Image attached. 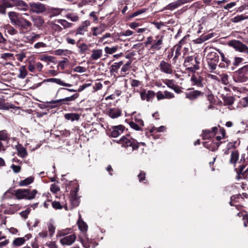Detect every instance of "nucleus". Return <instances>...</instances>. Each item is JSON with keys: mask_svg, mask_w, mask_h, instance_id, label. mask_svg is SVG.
Here are the masks:
<instances>
[{"mask_svg": "<svg viewBox=\"0 0 248 248\" xmlns=\"http://www.w3.org/2000/svg\"><path fill=\"white\" fill-rule=\"evenodd\" d=\"M237 80L243 82L246 81L248 79V64L240 68L237 71Z\"/></svg>", "mask_w": 248, "mask_h": 248, "instance_id": "obj_9", "label": "nucleus"}, {"mask_svg": "<svg viewBox=\"0 0 248 248\" xmlns=\"http://www.w3.org/2000/svg\"><path fill=\"white\" fill-rule=\"evenodd\" d=\"M65 16L67 18L69 19L73 22H76L79 19L78 16L74 14H67Z\"/></svg>", "mask_w": 248, "mask_h": 248, "instance_id": "obj_47", "label": "nucleus"}, {"mask_svg": "<svg viewBox=\"0 0 248 248\" xmlns=\"http://www.w3.org/2000/svg\"><path fill=\"white\" fill-rule=\"evenodd\" d=\"M46 246L49 248H57L58 246L55 241H50L46 243Z\"/></svg>", "mask_w": 248, "mask_h": 248, "instance_id": "obj_64", "label": "nucleus"}, {"mask_svg": "<svg viewBox=\"0 0 248 248\" xmlns=\"http://www.w3.org/2000/svg\"><path fill=\"white\" fill-rule=\"evenodd\" d=\"M78 96L79 94L78 93H75L71 96L64 98V99L65 100V102L67 103L68 102L74 101L78 98Z\"/></svg>", "mask_w": 248, "mask_h": 248, "instance_id": "obj_54", "label": "nucleus"}, {"mask_svg": "<svg viewBox=\"0 0 248 248\" xmlns=\"http://www.w3.org/2000/svg\"><path fill=\"white\" fill-rule=\"evenodd\" d=\"M203 78L199 75H193L191 78L192 84L198 87L203 86Z\"/></svg>", "mask_w": 248, "mask_h": 248, "instance_id": "obj_19", "label": "nucleus"}, {"mask_svg": "<svg viewBox=\"0 0 248 248\" xmlns=\"http://www.w3.org/2000/svg\"><path fill=\"white\" fill-rule=\"evenodd\" d=\"M159 67L161 72L167 74H171L173 73L171 64L164 60H162L160 62Z\"/></svg>", "mask_w": 248, "mask_h": 248, "instance_id": "obj_13", "label": "nucleus"}, {"mask_svg": "<svg viewBox=\"0 0 248 248\" xmlns=\"http://www.w3.org/2000/svg\"><path fill=\"white\" fill-rule=\"evenodd\" d=\"M205 50H208V53L206 55L207 61H219V56L217 52L219 51L214 48L210 47L208 49L206 47Z\"/></svg>", "mask_w": 248, "mask_h": 248, "instance_id": "obj_12", "label": "nucleus"}, {"mask_svg": "<svg viewBox=\"0 0 248 248\" xmlns=\"http://www.w3.org/2000/svg\"><path fill=\"white\" fill-rule=\"evenodd\" d=\"M19 14L16 13L15 12H10L8 13V16L9 17V19L11 21V22L12 24L14 25H16L17 22L18 21V20L19 19V17L18 16Z\"/></svg>", "mask_w": 248, "mask_h": 248, "instance_id": "obj_25", "label": "nucleus"}, {"mask_svg": "<svg viewBox=\"0 0 248 248\" xmlns=\"http://www.w3.org/2000/svg\"><path fill=\"white\" fill-rule=\"evenodd\" d=\"M30 10L33 13L40 14L44 12L45 10V5L40 2L30 3Z\"/></svg>", "mask_w": 248, "mask_h": 248, "instance_id": "obj_10", "label": "nucleus"}, {"mask_svg": "<svg viewBox=\"0 0 248 248\" xmlns=\"http://www.w3.org/2000/svg\"><path fill=\"white\" fill-rule=\"evenodd\" d=\"M146 10H147V9H145V8L140 9V10L137 11L136 12H134V13H133L132 15H131L129 16V18H132L134 17H136L141 14L145 13L146 11Z\"/></svg>", "mask_w": 248, "mask_h": 248, "instance_id": "obj_52", "label": "nucleus"}, {"mask_svg": "<svg viewBox=\"0 0 248 248\" xmlns=\"http://www.w3.org/2000/svg\"><path fill=\"white\" fill-rule=\"evenodd\" d=\"M157 100H160L165 99L164 93H162L161 91H158L155 94Z\"/></svg>", "mask_w": 248, "mask_h": 248, "instance_id": "obj_59", "label": "nucleus"}, {"mask_svg": "<svg viewBox=\"0 0 248 248\" xmlns=\"http://www.w3.org/2000/svg\"><path fill=\"white\" fill-rule=\"evenodd\" d=\"M7 7L15 6L18 10L24 11H27L29 8L28 4L21 0H7Z\"/></svg>", "mask_w": 248, "mask_h": 248, "instance_id": "obj_8", "label": "nucleus"}, {"mask_svg": "<svg viewBox=\"0 0 248 248\" xmlns=\"http://www.w3.org/2000/svg\"><path fill=\"white\" fill-rule=\"evenodd\" d=\"M78 227L81 232V234L78 236L79 241L82 243L83 246L85 248H88L89 246L87 243L89 241L86 232L88 229L87 224L81 219V216L79 215V218L77 222Z\"/></svg>", "mask_w": 248, "mask_h": 248, "instance_id": "obj_2", "label": "nucleus"}, {"mask_svg": "<svg viewBox=\"0 0 248 248\" xmlns=\"http://www.w3.org/2000/svg\"><path fill=\"white\" fill-rule=\"evenodd\" d=\"M63 10V9L51 8L49 11V16L50 17H52L53 16H57L60 15Z\"/></svg>", "mask_w": 248, "mask_h": 248, "instance_id": "obj_39", "label": "nucleus"}, {"mask_svg": "<svg viewBox=\"0 0 248 248\" xmlns=\"http://www.w3.org/2000/svg\"><path fill=\"white\" fill-rule=\"evenodd\" d=\"M78 190V187H76L74 190L71 191V197H70V202L71 204L74 206H78L79 204V198L77 195V192Z\"/></svg>", "mask_w": 248, "mask_h": 248, "instance_id": "obj_17", "label": "nucleus"}, {"mask_svg": "<svg viewBox=\"0 0 248 248\" xmlns=\"http://www.w3.org/2000/svg\"><path fill=\"white\" fill-rule=\"evenodd\" d=\"M59 190H60V188H59V186L56 184H53L51 185L50 191L52 192H53L54 193H56Z\"/></svg>", "mask_w": 248, "mask_h": 248, "instance_id": "obj_63", "label": "nucleus"}, {"mask_svg": "<svg viewBox=\"0 0 248 248\" xmlns=\"http://www.w3.org/2000/svg\"><path fill=\"white\" fill-rule=\"evenodd\" d=\"M31 19L34 26L37 28L41 27L44 23V20L41 16H31Z\"/></svg>", "mask_w": 248, "mask_h": 248, "instance_id": "obj_28", "label": "nucleus"}, {"mask_svg": "<svg viewBox=\"0 0 248 248\" xmlns=\"http://www.w3.org/2000/svg\"><path fill=\"white\" fill-rule=\"evenodd\" d=\"M131 63L132 62L129 61L123 65L121 69V74L122 76L124 77L125 75L128 74V72L131 68Z\"/></svg>", "mask_w": 248, "mask_h": 248, "instance_id": "obj_26", "label": "nucleus"}, {"mask_svg": "<svg viewBox=\"0 0 248 248\" xmlns=\"http://www.w3.org/2000/svg\"><path fill=\"white\" fill-rule=\"evenodd\" d=\"M129 125L130 126V127L132 128H133L136 130H140V125L138 124H136L134 122H130L129 123Z\"/></svg>", "mask_w": 248, "mask_h": 248, "instance_id": "obj_62", "label": "nucleus"}, {"mask_svg": "<svg viewBox=\"0 0 248 248\" xmlns=\"http://www.w3.org/2000/svg\"><path fill=\"white\" fill-rule=\"evenodd\" d=\"M223 101L226 105H231L234 102V98L232 96H224Z\"/></svg>", "mask_w": 248, "mask_h": 248, "instance_id": "obj_51", "label": "nucleus"}, {"mask_svg": "<svg viewBox=\"0 0 248 248\" xmlns=\"http://www.w3.org/2000/svg\"><path fill=\"white\" fill-rule=\"evenodd\" d=\"M31 23L30 21L20 16L16 26L20 27L24 29H28V28L31 27Z\"/></svg>", "mask_w": 248, "mask_h": 248, "instance_id": "obj_21", "label": "nucleus"}, {"mask_svg": "<svg viewBox=\"0 0 248 248\" xmlns=\"http://www.w3.org/2000/svg\"><path fill=\"white\" fill-rule=\"evenodd\" d=\"M31 235L30 234H28L23 237H18L14 239L13 242V245L15 247H19L24 244L25 242L28 240Z\"/></svg>", "mask_w": 248, "mask_h": 248, "instance_id": "obj_20", "label": "nucleus"}, {"mask_svg": "<svg viewBox=\"0 0 248 248\" xmlns=\"http://www.w3.org/2000/svg\"><path fill=\"white\" fill-rule=\"evenodd\" d=\"M239 157V154L238 152L236 150H234L231 151V157L230 159V163L232 164H235Z\"/></svg>", "mask_w": 248, "mask_h": 248, "instance_id": "obj_42", "label": "nucleus"}, {"mask_svg": "<svg viewBox=\"0 0 248 248\" xmlns=\"http://www.w3.org/2000/svg\"><path fill=\"white\" fill-rule=\"evenodd\" d=\"M13 105L9 104V103H5L3 99H0V109L8 110L9 108H14Z\"/></svg>", "mask_w": 248, "mask_h": 248, "instance_id": "obj_38", "label": "nucleus"}, {"mask_svg": "<svg viewBox=\"0 0 248 248\" xmlns=\"http://www.w3.org/2000/svg\"><path fill=\"white\" fill-rule=\"evenodd\" d=\"M117 143L126 149L127 152H131L139 147V143L137 140H116Z\"/></svg>", "mask_w": 248, "mask_h": 248, "instance_id": "obj_7", "label": "nucleus"}, {"mask_svg": "<svg viewBox=\"0 0 248 248\" xmlns=\"http://www.w3.org/2000/svg\"><path fill=\"white\" fill-rule=\"evenodd\" d=\"M78 48L79 49V52L80 53H84L86 50H88V46L85 44V43H82L81 44H80L79 46H78Z\"/></svg>", "mask_w": 248, "mask_h": 248, "instance_id": "obj_57", "label": "nucleus"}, {"mask_svg": "<svg viewBox=\"0 0 248 248\" xmlns=\"http://www.w3.org/2000/svg\"><path fill=\"white\" fill-rule=\"evenodd\" d=\"M37 192L36 189L31 191L29 189H18L15 191V196L18 200H32L35 197Z\"/></svg>", "mask_w": 248, "mask_h": 248, "instance_id": "obj_5", "label": "nucleus"}, {"mask_svg": "<svg viewBox=\"0 0 248 248\" xmlns=\"http://www.w3.org/2000/svg\"><path fill=\"white\" fill-rule=\"evenodd\" d=\"M164 36L156 35L154 38L152 36H149L147 38L145 45H151V49L158 51L162 48L163 44Z\"/></svg>", "mask_w": 248, "mask_h": 248, "instance_id": "obj_4", "label": "nucleus"}, {"mask_svg": "<svg viewBox=\"0 0 248 248\" xmlns=\"http://www.w3.org/2000/svg\"><path fill=\"white\" fill-rule=\"evenodd\" d=\"M185 39L184 38L180 40L178 44L175 45L173 48V49H175V48H178V49L181 50L182 48V46L185 44Z\"/></svg>", "mask_w": 248, "mask_h": 248, "instance_id": "obj_60", "label": "nucleus"}, {"mask_svg": "<svg viewBox=\"0 0 248 248\" xmlns=\"http://www.w3.org/2000/svg\"><path fill=\"white\" fill-rule=\"evenodd\" d=\"M33 180H34V178L33 177H31V176L21 181L19 183V185L21 186H27L28 185L31 184L33 182Z\"/></svg>", "mask_w": 248, "mask_h": 248, "instance_id": "obj_40", "label": "nucleus"}, {"mask_svg": "<svg viewBox=\"0 0 248 248\" xmlns=\"http://www.w3.org/2000/svg\"><path fill=\"white\" fill-rule=\"evenodd\" d=\"M48 229L49 231V235L50 237H51L55 233V227L50 223L48 225Z\"/></svg>", "mask_w": 248, "mask_h": 248, "instance_id": "obj_56", "label": "nucleus"}, {"mask_svg": "<svg viewBox=\"0 0 248 248\" xmlns=\"http://www.w3.org/2000/svg\"><path fill=\"white\" fill-rule=\"evenodd\" d=\"M91 24L90 21L88 20L82 22L76 30V35H83L88 31V27Z\"/></svg>", "mask_w": 248, "mask_h": 248, "instance_id": "obj_14", "label": "nucleus"}, {"mask_svg": "<svg viewBox=\"0 0 248 248\" xmlns=\"http://www.w3.org/2000/svg\"><path fill=\"white\" fill-rule=\"evenodd\" d=\"M8 138V134L6 130L0 131V140H7Z\"/></svg>", "mask_w": 248, "mask_h": 248, "instance_id": "obj_58", "label": "nucleus"}, {"mask_svg": "<svg viewBox=\"0 0 248 248\" xmlns=\"http://www.w3.org/2000/svg\"><path fill=\"white\" fill-rule=\"evenodd\" d=\"M5 29L7 30V32L11 35H13L17 33V31L10 25L6 26Z\"/></svg>", "mask_w": 248, "mask_h": 248, "instance_id": "obj_50", "label": "nucleus"}, {"mask_svg": "<svg viewBox=\"0 0 248 248\" xmlns=\"http://www.w3.org/2000/svg\"><path fill=\"white\" fill-rule=\"evenodd\" d=\"M218 53L220 55L222 61L224 62L226 64H227V66H228L231 63V61L228 58L225 57V55L223 52L218 51Z\"/></svg>", "mask_w": 248, "mask_h": 248, "instance_id": "obj_55", "label": "nucleus"}, {"mask_svg": "<svg viewBox=\"0 0 248 248\" xmlns=\"http://www.w3.org/2000/svg\"><path fill=\"white\" fill-rule=\"evenodd\" d=\"M221 81L224 85L229 84V76L227 74L223 73L220 75Z\"/></svg>", "mask_w": 248, "mask_h": 248, "instance_id": "obj_53", "label": "nucleus"}, {"mask_svg": "<svg viewBox=\"0 0 248 248\" xmlns=\"http://www.w3.org/2000/svg\"><path fill=\"white\" fill-rule=\"evenodd\" d=\"M16 149L18 152V155L20 157L24 158L27 155V152L26 149L20 144H18L16 146Z\"/></svg>", "mask_w": 248, "mask_h": 248, "instance_id": "obj_36", "label": "nucleus"}, {"mask_svg": "<svg viewBox=\"0 0 248 248\" xmlns=\"http://www.w3.org/2000/svg\"><path fill=\"white\" fill-rule=\"evenodd\" d=\"M108 114L110 118L115 119L120 116L122 114V112L118 108H111L108 109Z\"/></svg>", "mask_w": 248, "mask_h": 248, "instance_id": "obj_24", "label": "nucleus"}, {"mask_svg": "<svg viewBox=\"0 0 248 248\" xmlns=\"http://www.w3.org/2000/svg\"><path fill=\"white\" fill-rule=\"evenodd\" d=\"M180 7L178 0L171 2L164 7L163 10L173 11Z\"/></svg>", "mask_w": 248, "mask_h": 248, "instance_id": "obj_30", "label": "nucleus"}, {"mask_svg": "<svg viewBox=\"0 0 248 248\" xmlns=\"http://www.w3.org/2000/svg\"><path fill=\"white\" fill-rule=\"evenodd\" d=\"M185 39L184 38L180 40L178 44L175 45L173 48V49H175V48H178V49L181 50L182 48V46L185 44Z\"/></svg>", "mask_w": 248, "mask_h": 248, "instance_id": "obj_61", "label": "nucleus"}, {"mask_svg": "<svg viewBox=\"0 0 248 248\" xmlns=\"http://www.w3.org/2000/svg\"><path fill=\"white\" fill-rule=\"evenodd\" d=\"M64 118L67 120H71L73 122L75 120L78 121L79 119L80 115L78 113H66L64 115Z\"/></svg>", "mask_w": 248, "mask_h": 248, "instance_id": "obj_33", "label": "nucleus"}, {"mask_svg": "<svg viewBox=\"0 0 248 248\" xmlns=\"http://www.w3.org/2000/svg\"><path fill=\"white\" fill-rule=\"evenodd\" d=\"M203 146L209 150L214 151L217 149L220 143L218 140H207L203 142Z\"/></svg>", "mask_w": 248, "mask_h": 248, "instance_id": "obj_16", "label": "nucleus"}, {"mask_svg": "<svg viewBox=\"0 0 248 248\" xmlns=\"http://www.w3.org/2000/svg\"><path fill=\"white\" fill-rule=\"evenodd\" d=\"M119 48L118 46H113L112 47L106 46L104 48V51L107 54H112L115 53Z\"/></svg>", "mask_w": 248, "mask_h": 248, "instance_id": "obj_41", "label": "nucleus"}, {"mask_svg": "<svg viewBox=\"0 0 248 248\" xmlns=\"http://www.w3.org/2000/svg\"><path fill=\"white\" fill-rule=\"evenodd\" d=\"M218 127L217 133V135L216 140H222L226 138V132L223 127H221L219 125L217 126Z\"/></svg>", "mask_w": 248, "mask_h": 248, "instance_id": "obj_35", "label": "nucleus"}, {"mask_svg": "<svg viewBox=\"0 0 248 248\" xmlns=\"http://www.w3.org/2000/svg\"><path fill=\"white\" fill-rule=\"evenodd\" d=\"M218 127L217 126L213 127L211 129L203 130L202 131V140H206L213 138L217 133Z\"/></svg>", "mask_w": 248, "mask_h": 248, "instance_id": "obj_11", "label": "nucleus"}, {"mask_svg": "<svg viewBox=\"0 0 248 248\" xmlns=\"http://www.w3.org/2000/svg\"><path fill=\"white\" fill-rule=\"evenodd\" d=\"M248 16L241 15L237 16L232 19V21L233 23H237L244 19H248Z\"/></svg>", "mask_w": 248, "mask_h": 248, "instance_id": "obj_45", "label": "nucleus"}, {"mask_svg": "<svg viewBox=\"0 0 248 248\" xmlns=\"http://www.w3.org/2000/svg\"><path fill=\"white\" fill-rule=\"evenodd\" d=\"M103 54V50L101 49H93L91 58L93 60H97L100 58Z\"/></svg>", "mask_w": 248, "mask_h": 248, "instance_id": "obj_29", "label": "nucleus"}, {"mask_svg": "<svg viewBox=\"0 0 248 248\" xmlns=\"http://www.w3.org/2000/svg\"><path fill=\"white\" fill-rule=\"evenodd\" d=\"M124 129L125 127L124 125L121 124L112 126L110 129L111 136L113 138L118 137L119 135L123 133Z\"/></svg>", "mask_w": 248, "mask_h": 248, "instance_id": "obj_15", "label": "nucleus"}, {"mask_svg": "<svg viewBox=\"0 0 248 248\" xmlns=\"http://www.w3.org/2000/svg\"><path fill=\"white\" fill-rule=\"evenodd\" d=\"M56 22H57V23L60 24L63 27V29H66L68 28H70L72 27L73 24L71 23L68 22L67 21H66L65 19H56Z\"/></svg>", "mask_w": 248, "mask_h": 248, "instance_id": "obj_34", "label": "nucleus"}, {"mask_svg": "<svg viewBox=\"0 0 248 248\" xmlns=\"http://www.w3.org/2000/svg\"><path fill=\"white\" fill-rule=\"evenodd\" d=\"M155 95V93L154 91H152V90L147 91L146 101L147 102H152Z\"/></svg>", "mask_w": 248, "mask_h": 248, "instance_id": "obj_46", "label": "nucleus"}, {"mask_svg": "<svg viewBox=\"0 0 248 248\" xmlns=\"http://www.w3.org/2000/svg\"><path fill=\"white\" fill-rule=\"evenodd\" d=\"M59 24H60L57 23V22H56V20L54 21L50 22L49 23L51 29L57 32H60L63 30L62 28L61 27Z\"/></svg>", "mask_w": 248, "mask_h": 248, "instance_id": "obj_31", "label": "nucleus"}, {"mask_svg": "<svg viewBox=\"0 0 248 248\" xmlns=\"http://www.w3.org/2000/svg\"><path fill=\"white\" fill-rule=\"evenodd\" d=\"M92 82H90L89 83H85L84 84H83L82 85L79 86V88L78 89V90H75V89H67V88H61L59 90H67L70 92H76L77 91H78L79 92H81L83 90H84V89H85L86 88L88 87H90L92 85Z\"/></svg>", "mask_w": 248, "mask_h": 248, "instance_id": "obj_27", "label": "nucleus"}, {"mask_svg": "<svg viewBox=\"0 0 248 248\" xmlns=\"http://www.w3.org/2000/svg\"><path fill=\"white\" fill-rule=\"evenodd\" d=\"M200 59L197 56H187L185 58L184 66L186 69L192 72H195L200 68Z\"/></svg>", "mask_w": 248, "mask_h": 248, "instance_id": "obj_3", "label": "nucleus"}, {"mask_svg": "<svg viewBox=\"0 0 248 248\" xmlns=\"http://www.w3.org/2000/svg\"><path fill=\"white\" fill-rule=\"evenodd\" d=\"M27 73L25 66H21L19 69V74L18 75V77L23 79L26 77Z\"/></svg>", "mask_w": 248, "mask_h": 248, "instance_id": "obj_44", "label": "nucleus"}, {"mask_svg": "<svg viewBox=\"0 0 248 248\" xmlns=\"http://www.w3.org/2000/svg\"><path fill=\"white\" fill-rule=\"evenodd\" d=\"M239 144V142H237V141H234L233 142H229L225 150L224 153L225 154H228L229 153V151L231 149H233L237 146H238Z\"/></svg>", "mask_w": 248, "mask_h": 248, "instance_id": "obj_37", "label": "nucleus"}, {"mask_svg": "<svg viewBox=\"0 0 248 248\" xmlns=\"http://www.w3.org/2000/svg\"><path fill=\"white\" fill-rule=\"evenodd\" d=\"M73 232L71 228H66L60 230L57 233V237H62L60 240V243L63 246H69L72 245L76 241L77 236L75 234L68 235Z\"/></svg>", "mask_w": 248, "mask_h": 248, "instance_id": "obj_1", "label": "nucleus"}, {"mask_svg": "<svg viewBox=\"0 0 248 248\" xmlns=\"http://www.w3.org/2000/svg\"><path fill=\"white\" fill-rule=\"evenodd\" d=\"M123 62L120 61L118 62H115L114 64L111 65L110 67V73L114 74L117 73L118 69L123 65Z\"/></svg>", "mask_w": 248, "mask_h": 248, "instance_id": "obj_32", "label": "nucleus"}, {"mask_svg": "<svg viewBox=\"0 0 248 248\" xmlns=\"http://www.w3.org/2000/svg\"><path fill=\"white\" fill-rule=\"evenodd\" d=\"M106 27V25L105 24H101L98 27L92 28L91 31L93 32V35L94 36H97V35L101 34L105 31Z\"/></svg>", "mask_w": 248, "mask_h": 248, "instance_id": "obj_22", "label": "nucleus"}, {"mask_svg": "<svg viewBox=\"0 0 248 248\" xmlns=\"http://www.w3.org/2000/svg\"><path fill=\"white\" fill-rule=\"evenodd\" d=\"M209 69L210 72H213L216 69L217 64L219 61H207Z\"/></svg>", "mask_w": 248, "mask_h": 248, "instance_id": "obj_43", "label": "nucleus"}, {"mask_svg": "<svg viewBox=\"0 0 248 248\" xmlns=\"http://www.w3.org/2000/svg\"><path fill=\"white\" fill-rule=\"evenodd\" d=\"M229 45L236 50L243 53L248 58V47L239 41L232 40L229 43Z\"/></svg>", "mask_w": 248, "mask_h": 248, "instance_id": "obj_6", "label": "nucleus"}, {"mask_svg": "<svg viewBox=\"0 0 248 248\" xmlns=\"http://www.w3.org/2000/svg\"><path fill=\"white\" fill-rule=\"evenodd\" d=\"M72 52L70 50H63V49H57L55 51V54L57 55H66L67 54H71Z\"/></svg>", "mask_w": 248, "mask_h": 248, "instance_id": "obj_49", "label": "nucleus"}, {"mask_svg": "<svg viewBox=\"0 0 248 248\" xmlns=\"http://www.w3.org/2000/svg\"><path fill=\"white\" fill-rule=\"evenodd\" d=\"M203 93L199 91L195 90L186 93V97L190 100H194L200 96Z\"/></svg>", "mask_w": 248, "mask_h": 248, "instance_id": "obj_23", "label": "nucleus"}, {"mask_svg": "<svg viewBox=\"0 0 248 248\" xmlns=\"http://www.w3.org/2000/svg\"><path fill=\"white\" fill-rule=\"evenodd\" d=\"M164 83L168 87L171 89L175 85L174 81L173 79H166L164 80Z\"/></svg>", "mask_w": 248, "mask_h": 248, "instance_id": "obj_48", "label": "nucleus"}, {"mask_svg": "<svg viewBox=\"0 0 248 248\" xmlns=\"http://www.w3.org/2000/svg\"><path fill=\"white\" fill-rule=\"evenodd\" d=\"M41 36L40 34H36L34 32H31L27 34L24 37L25 42L32 44L33 42L38 40Z\"/></svg>", "mask_w": 248, "mask_h": 248, "instance_id": "obj_18", "label": "nucleus"}]
</instances>
